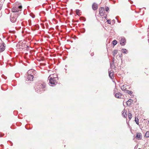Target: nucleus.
<instances>
[{"mask_svg":"<svg viewBox=\"0 0 149 149\" xmlns=\"http://www.w3.org/2000/svg\"><path fill=\"white\" fill-rule=\"evenodd\" d=\"M45 84L44 83H39L36 89V91L38 93L42 92L45 90L43 89L45 88Z\"/></svg>","mask_w":149,"mask_h":149,"instance_id":"obj_2","label":"nucleus"},{"mask_svg":"<svg viewBox=\"0 0 149 149\" xmlns=\"http://www.w3.org/2000/svg\"><path fill=\"white\" fill-rule=\"evenodd\" d=\"M136 138L139 140H140L142 139V136L141 133H138L136 134Z\"/></svg>","mask_w":149,"mask_h":149,"instance_id":"obj_12","label":"nucleus"},{"mask_svg":"<svg viewBox=\"0 0 149 149\" xmlns=\"http://www.w3.org/2000/svg\"><path fill=\"white\" fill-rule=\"evenodd\" d=\"M126 93H127L128 94L131 95L132 94V92L131 91H130L127 90L125 91Z\"/></svg>","mask_w":149,"mask_h":149,"instance_id":"obj_18","label":"nucleus"},{"mask_svg":"<svg viewBox=\"0 0 149 149\" xmlns=\"http://www.w3.org/2000/svg\"><path fill=\"white\" fill-rule=\"evenodd\" d=\"M5 46L4 43H2V44L0 46V52H2L5 50Z\"/></svg>","mask_w":149,"mask_h":149,"instance_id":"obj_10","label":"nucleus"},{"mask_svg":"<svg viewBox=\"0 0 149 149\" xmlns=\"http://www.w3.org/2000/svg\"><path fill=\"white\" fill-rule=\"evenodd\" d=\"M109 77L111 79L114 77L113 73L112 72H110L109 71Z\"/></svg>","mask_w":149,"mask_h":149,"instance_id":"obj_14","label":"nucleus"},{"mask_svg":"<svg viewBox=\"0 0 149 149\" xmlns=\"http://www.w3.org/2000/svg\"><path fill=\"white\" fill-rule=\"evenodd\" d=\"M85 32V29H84V31H82V33H84Z\"/></svg>","mask_w":149,"mask_h":149,"instance_id":"obj_32","label":"nucleus"},{"mask_svg":"<svg viewBox=\"0 0 149 149\" xmlns=\"http://www.w3.org/2000/svg\"><path fill=\"white\" fill-rule=\"evenodd\" d=\"M126 43V39L124 37H121L120 38V43L122 46L124 45Z\"/></svg>","mask_w":149,"mask_h":149,"instance_id":"obj_7","label":"nucleus"},{"mask_svg":"<svg viewBox=\"0 0 149 149\" xmlns=\"http://www.w3.org/2000/svg\"><path fill=\"white\" fill-rule=\"evenodd\" d=\"M122 96L121 94L120 93H117L115 95V97H116L118 98H121Z\"/></svg>","mask_w":149,"mask_h":149,"instance_id":"obj_13","label":"nucleus"},{"mask_svg":"<svg viewBox=\"0 0 149 149\" xmlns=\"http://www.w3.org/2000/svg\"><path fill=\"white\" fill-rule=\"evenodd\" d=\"M80 10L77 9V10H76V13L77 15H78L79 16L80 15V14H79V13Z\"/></svg>","mask_w":149,"mask_h":149,"instance_id":"obj_25","label":"nucleus"},{"mask_svg":"<svg viewBox=\"0 0 149 149\" xmlns=\"http://www.w3.org/2000/svg\"><path fill=\"white\" fill-rule=\"evenodd\" d=\"M34 17H35V16H33V17H33V18H34Z\"/></svg>","mask_w":149,"mask_h":149,"instance_id":"obj_34","label":"nucleus"},{"mask_svg":"<svg viewBox=\"0 0 149 149\" xmlns=\"http://www.w3.org/2000/svg\"><path fill=\"white\" fill-rule=\"evenodd\" d=\"M148 36H149V33L148 34Z\"/></svg>","mask_w":149,"mask_h":149,"instance_id":"obj_35","label":"nucleus"},{"mask_svg":"<svg viewBox=\"0 0 149 149\" xmlns=\"http://www.w3.org/2000/svg\"><path fill=\"white\" fill-rule=\"evenodd\" d=\"M131 100V99H130L127 102V105L130 106L131 105L130 102Z\"/></svg>","mask_w":149,"mask_h":149,"instance_id":"obj_17","label":"nucleus"},{"mask_svg":"<svg viewBox=\"0 0 149 149\" xmlns=\"http://www.w3.org/2000/svg\"><path fill=\"white\" fill-rule=\"evenodd\" d=\"M17 14H15L14 16H10V20L12 22L14 23L16 21L17 18L18 16V15H17Z\"/></svg>","mask_w":149,"mask_h":149,"instance_id":"obj_5","label":"nucleus"},{"mask_svg":"<svg viewBox=\"0 0 149 149\" xmlns=\"http://www.w3.org/2000/svg\"><path fill=\"white\" fill-rule=\"evenodd\" d=\"M148 42H149V39H148Z\"/></svg>","mask_w":149,"mask_h":149,"instance_id":"obj_36","label":"nucleus"},{"mask_svg":"<svg viewBox=\"0 0 149 149\" xmlns=\"http://www.w3.org/2000/svg\"><path fill=\"white\" fill-rule=\"evenodd\" d=\"M92 9L94 10H96L98 8V5L97 4L95 3H93L92 5Z\"/></svg>","mask_w":149,"mask_h":149,"instance_id":"obj_11","label":"nucleus"},{"mask_svg":"<svg viewBox=\"0 0 149 149\" xmlns=\"http://www.w3.org/2000/svg\"><path fill=\"white\" fill-rule=\"evenodd\" d=\"M80 19L81 20H83L84 21H85L86 20V18L83 17H80Z\"/></svg>","mask_w":149,"mask_h":149,"instance_id":"obj_26","label":"nucleus"},{"mask_svg":"<svg viewBox=\"0 0 149 149\" xmlns=\"http://www.w3.org/2000/svg\"><path fill=\"white\" fill-rule=\"evenodd\" d=\"M22 8V6H19L17 7H13L12 9V11L15 13V14H17V15L19 16L21 13V11Z\"/></svg>","mask_w":149,"mask_h":149,"instance_id":"obj_3","label":"nucleus"},{"mask_svg":"<svg viewBox=\"0 0 149 149\" xmlns=\"http://www.w3.org/2000/svg\"><path fill=\"white\" fill-rule=\"evenodd\" d=\"M110 65H111V64H110Z\"/></svg>","mask_w":149,"mask_h":149,"instance_id":"obj_37","label":"nucleus"},{"mask_svg":"<svg viewBox=\"0 0 149 149\" xmlns=\"http://www.w3.org/2000/svg\"><path fill=\"white\" fill-rule=\"evenodd\" d=\"M117 44V41L115 40H113V45L114 46H115Z\"/></svg>","mask_w":149,"mask_h":149,"instance_id":"obj_20","label":"nucleus"},{"mask_svg":"<svg viewBox=\"0 0 149 149\" xmlns=\"http://www.w3.org/2000/svg\"><path fill=\"white\" fill-rule=\"evenodd\" d=\"M107 23L109 24H111V20L110 19H109L107 21Z\"/></svg>","mask_w":149,"mask_h":149,"instance_id":"obj_28","label":"nucleus"},{"mask_svg":"<svg viewBox=\"0 0 149 149\" xmlns=\"http://www.w3.org/2000/svg\"><path fill=\"white\" fill-rule=\"evenodd\" d=\"M27 74L30 75H34L35 77H36V71L33 69H30L28 71Z\"/></svg>","mask_w":149,"mask_h":149,"instance_id":"obj_4","label":"nucleus"},{"mask_svg":"<svg viewBox=\"0 0 149 149\" xmlns=\"http://www.w3.org/2000/svg\"><path fill=\"white\" fill-rule=\"evenodd\" d=\"M118 53V50H115L113 52V56H115L116 54H117Z\"/></svg>","mask_w":149,"mask_h":149,"instance_id":"obj_16","label":"nucleus"},{"mask_svg":"<svg viewBox=\"0 0 149 149\" xmlns=\"http://www.w3.org/2000/svg\"><path fill=\"white\" fill-rule=\"evenodd\" d=\"M27 76L26 77V80L27 81H32L33 80V78L34 77V75H30L27 74Z\"/></svg>","mask_w":149,"mask_h":149,"instance_id":"obj_8","label":"nucleus"},{"mask_svg":"<svg viewBox=\"0 0 149 149\" xmlns=\"http://www.w3.org/2000/svg\"><path fill=\"white\" fill-rule=\"evenodd\" d=\"M127 86L126 85H124L122 86L121 87V89L125 91V92L127 90L126 88Z\"/></svg>","mask_w":149,"mask_h":149,"instance_id":"obj_15","label":"nucleus"},{"mask_svg":"<svg viewBox=\"0 0 149 149\" xmlns=\"http://www.w3.org/2000/svg\"><path fill=\"white\" fill-rule=\"evenodd\" d=\"M25 41H20L19 42V47L20 49H25V47H24V45L25 44Z\"/></svg>","mask_w":149,"mask_h":149,"instance_id":"obj_6","label":"nucleus"},{"mask_svg":"<svg viewBox=\"0 0 149 149\" xmlns=\"http://www.w3.org/2000/svg\"><path fill=\"white\" fill-rule=\"evenodd\" d=\"M2 146V145H1V146Z\"/></svg>","mask_w":149,"mask_h":149,"instance_id":"obj_38","label":"nucleus"},{"mask_svg":"<svg viewBox=\"0 0 149 149\" xmlns=\"http://www.w3.org/2000/svg\"><path fill=\"white\" fill-rule=\"evenodd\" d=\"M122 115L125 118H126L127 116V114H126V113H125L124 114V113L123 112L122 113Z\"/></svg>","mask_w":149,"mask_h":149,"instance_id":"obj_23","label":"nucleus"},{"mask_svg":"<svg viewBox=\"0 0 149 149\" xmlns=\"http://www.w3.org/2000/svg\"><path fill=\"white\" fill-rule=\"evenodd\" d=\"M24 47H25V49H26L27 51L29 50L28 48H29V46H28L24 44Z\"/></svg>","mask_w":149,"mask_h":149,"instance_id":"obj_21","label":"nucleus"},{"mask_svg":"<svg viewBox=\"0 0 149 149\" xmlns=\"http://www.w3.org/2000/svg\"><path fill=\"white\" fill-rule=\"evenodd\" d=\"M4 135V134H3V135H2V134H1L0 137H2Z\"/></svg>","mask_w":149,"mask_h":149,"instance_id":"obj_31","label":"nucleus"},{"mask_svg":"<svg viewBox=\"0 0 149 149\" xmlns=\"http://www.w3.org/2000/svg\"><path fill=\"white\" fill-rule=\"evenodd\" d=\"M49 80L50 86H53V85H56L57 84V80L58 79L57 75L55 74H50L48 78Z\"/></svg>","mask_w":149,"mask_h":149,"instance_id":"obj_1","label":"nucleus"},{"mask_svg":"<svg viewBox=\"0 0 149 149\" xmlns=\"http://www.w3.org/2000/svg\"><path fill=\"white\" fill-rule=\"evenodd\" d=\"M135 121L136 122V123L137 125H139V122H139V119H138V118H137L136 119V118L135 117Z\"/></svg>","mask_w":149,"mask_h":149,"instance_id":"obj_24","label":"nucleus"},{"mask_svg":"<svg viewBox=\"0 0 149 149\" xmlns=\"http://www.w3.org/2000/svg\"><path fill=\"white\" fill-rule=\"evenodd\" d=\"M105 10L106 11H108L109 10V7H106L105 8Z\"/></svg>","mask_w":149,"mask_h":149,"instance_id":"obj_29","label":"nucleus"},{"mask_svg":"<svg viewBox=\"0 0 149 149\" xmlns=\"http://www.w3.org/2000/svg\"><path fill=\"white\" fill-rule=\"evenodd\" d=\"M145 136L146 137H149V131H147L145 134Z\"/></svg>","mask_w":149,"mask_h":149,"instance_id":"obj_19","label":"nucleus"},{"mask_svg":"<svg viewBox=\"0 0 149 149\" xmlns=\"http://www.w3.org/2000/svg\"><path fill=\"white\" fill-rule=\"evenodd\" d=\"M122 50H123V51L122 52L123 53H125V54L127 53V50L126 49H122Z\"/></svg>","mask_w":149,"mask_h":149,"instance_id":"obj_22","label":"nucleus"},{"mask_svg":"<svg viewBox=\"0 0 149 149\" xmlns=\"http://www.w3.org/2000/svg\"><path fill=\"white\" fill-rule=\"evenodd\" d=\"M115 20L114 19H113L112 20V23L113 24L114 23H115Z\"/></svg>","mask_w":149,"mask_h":149,"instance_id":"obj_30","label":"nucleus"},{"mask_svg":"<svg viewBox=\"0 0 149 149\" xmlns=\"http://www.w3.org/2000/svg\"><path fill=\"white\" fill-rule=\"evenodd\" d=\"M132 114L131 113H129V118L130 119H131L132 118Z\"/></svg>","mask_w":149,"mask_h":149,"instance_id":"obj_27","label":"nucleus"},{"mask_svg":"<svg viewBox=\"0 0 149 149\" xmlns=\"http://www.w3.org/2000/svg\"><path fill=\"white\" fill-rule=\"evenodd\" d=\"M93 54H91V55L92 56H93Z\"/></svg>","mask_w":149,"mask_h":149,"instance_id":"obj_33","label":"nucleus"},{"mask_svg":"<svg viewBox=\"0 0 149 149\" xmlns=\"http://www.w3.org/2000/svg\"><path fill=\"white\" fill-rule=\"evenodd\" d=\"M104 8L103 7H101L99 10V14L101 16H103L104 15Z\"/></svg>","mask_w":149,"mask_h":149,"instance_id":"obj_9","label":"nucleus"}]
</instances>
